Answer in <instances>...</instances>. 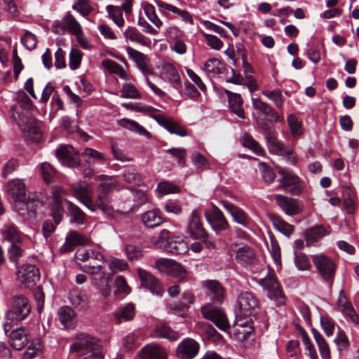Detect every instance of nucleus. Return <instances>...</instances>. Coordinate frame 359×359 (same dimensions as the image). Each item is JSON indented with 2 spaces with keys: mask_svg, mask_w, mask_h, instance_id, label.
Listing matches in <instances>:
<instances>
[{
  "mask_svg": "<svg viewBox=\"0 0 359 359\" xmlns=\"http://www.w3.org/2000/svg\"><path fill=\"white\" fill-rule=\"evenodd\" d=\"M205 217L217 234L229 228L227 219L223 212L215 205L205 210Z\"/></svg>",
  "mask_w": 359,
  "mask_h": 359,
  "instance_id": "obj_10",
  "label": "nucleus"
},
{
  "mask_svg": "<svg viewBox=\"0 0 359 359\" xmlns=\"http://www.w3.org/2000/svg\"><path fill=\"white\" fill-rule=\"evenodd\" d=\"M91 211L101 210L107 215H112L114 210L111 203V199L107 194L98 193L95 201L92 200V207L88 206Z\"/></svg>",
  "mask_w": 359,
  "mask_h": 359,
  "instance_id": "obj_25",
  "label": "nucleus"
},
{
  "mask_svg": "<svg viewBox=\"0 0 359 359\" xmlns=\"http://www.w3.org/2000/svg\"><path fill=\"white\" fill-rule=\"evenodd\" d=\"M40 173L46 184L50 183L56 175V170L49 163L44 162L40 165Z\"/></svg>",
  "mask_w": 359,
  "mask_h": 359,
  "instance_id": "obj_55",
  "label": "nucleus"
},
{
  "mask_svg": "<svg viewBox=\"0 0 359 359\" xmlns=\"http://www.w3.org/2000/svg\"><path fill=\"white\" fill-rule=\"evenodd\" d=\"M154 1L160 8L162 9V12L164 11H168L172 12L173 13H177L180 17L181 20L184 22L191 25L193 24L194 21L192 17L187 11L180 10L176 6L165 3L161 0H154Z\"/></svg>",
  "mask_w": 359,
  "mask_h": 359,
  "instance_id": "obj_34",
  "label": "nucleus"
},
{
  "mask_svg": "<svg viewBox=\"0 0 359 359\" xmlns=\"http://www.w3.org/2000/svg\"><path fill=\"white\" fill-rule=\"evenodd\" d=\"M2 236L4 239L7 240L11 243H20V237L19 233L13 225H8L2 230Z\"/></svg>",
  "mask_w": 359,
  "mask_h": 359,
  "instance_id": "obj_63",
  "label": "nucleus"
},
{
  "mask_svg": "<svg viewBox=\"0 0 359 359\" xmlns=\"http://www.w3.org/2000/svg\"><path fill=\"white\" fill-rule=\"evenodd\" d=\"M58 320L66 329H73L77 323L75 311L69 306H62L57 311Z\"/></svg>",
  "mask_w": 359,
  "mask_h": 359,
  "instance_id": "obj_28",
  "label": "nucleus"
},
{
  "mask_svg": "<svg viewBox=\"0 0 359 359\" xmlns=\"http://www.w3.org/2000/svg\"><path fill=\"white\" fill-rule=\"evenodd\" d=\"M96 179L101 182L97 188L98 193L100 194L109 195L116 187V182L110 176L100 175Z\"/></svg>",
  "mask_w": 359,
  "mask_h": 359,
  "instance_id": "obj_41",
  "label": "nucleus"
},
{
  "mask_svg": "<svg viewBox=\"0 0 359 359\" xmlns=\"http://www.w3.org/2000/svg\"><path fill=\"white\" fill-rule=\"evenodd\" d=\"M62 23L65 24L66 29L72 34L76 35L77 37L82 34L83 32L81 25L72 14L67 13L62 18Z\"/></svg>",
  "mask_w": 359,
  "mask_h": 359,
  "instance_id": "obj_45",
  "label": "nucleus"
},
{
  "mask_svg": "<svg viewBox=\"0 0 359 359\" xmlns=\"http://www.w3.org/2000/svg\"><path fill=\"white\" fill-rule=\"evenodd\" d=\"M329 232L323 225H316L308 229L304 232V237L308 245H313L319 239L322 238Z\"/></svg>",
  "mask_w": 359,
  "mask_h": 359,
  "instance_id": "obj_33",
  "label": "nucleus"
},
{
  "mask_svg": "<svg viewBox=\"0 0 359 359\" xmlns=\"http://www.w3.org/2000/svg\"><path fill=\"white\" fill-rule=\"evenodd\" d=\"M51 194L55 205V209L53 211L52 216L55 224H58L62 220V208L61 205L64 201L66 192L64 189L60 186H53L51 187Z\"/></svg>",
  "mask_w": 359,
  "mask_h": 359,
  "instance_id": "obj_20",
  "label": "nucleus"
},
{
  "mask_svg": "<svg viewBox=\"0 0 359 359\" xmlns=\"http://www.w3.org/2000/svg\"><path fill=\"white\" fill-rule=\"evenodd\" d=\"M255 328H251L250 327H240L239 326L233 325L231 331H230V335L231 337H233L235 340L239 341V342H243L252 334L254 333Z\"/></svg>",
  "mask_w": 359,
  "mask_h": 359,
  "instance_id": "obj_43",
  "label": "nucleus"
},
{
  "mask_svg": "<svg viewBox=\"0 0 359 359\" xmlns=\"http://www.w3.org/2000/svg\"><path fill=\"white\" fill-rule=\"evenodd\" d=\"M89 241L86 236L79 233L76 231H70L65 238V242L61 247L62 252H71L76 246L87 244Z\"/></svg>",
  "mask_w": 359,
  "mask_h": 359,
  "instance_id": "obj_24",
  "label": "nucleus"
},
{
  "mask_svg": "<svg viewBox=\"0 0 359 359\" xmlns=\"http://www.w3.org/2000/svg\"><path fill=\"white\" fill-rule=\"evenodd\" d=\"M126 39H129L133 42L145 46L147 45L146 37L135 27H128L123 33Z\"/></svg>",
  "mask_w": 359,
  "mask_h": 359,
  "instance_id": "obj_51",
  "label": "nucleus"
},
{
  "mask_svg": "<svg viewBox=\"0 0 359 359\" xmlns=\"http://www.w3.org/2000/svg\"><path fill=\"white\" fill-rule=\"evenodd\" d=\"M344 206L348 214H353L355 211V196L353 190L348 187L343 189Z\"/></svg>",
  "mask_w": 359,
  "mask_h": 359,
  "instance_id": "obj_49",
  "label": "nucleus"
},
{
  "mask_svg": "<svg viewBox=\"0 0 359 359\" xmlns=\"http://www.w3.org/2000/svg\"><path fill=\"white\" fill-rule=\"evenodd\" d=\"M108 17L119 27L124 25L122 8L117 6L108 5L106 7Z\"/></svg>",
  "mask_w": 359,
  "mask_h": 359,
  "instance_id": "obj_48",
  "label": "nucleus"
},
{
  "mask_svg": "<svg viewBox=\"0 0 359 359\" xmlns=\"http://www.w3.org/2000/svg\"><path fill=\"white\" fill-rule=\"evenodd\" d=\"M270 219L272 222L274 227L285 236L290 237L294 232V226L287 223L280 217L276 215H271Z\"/></svg>",
  "mask_w": 359,
  "mask_h": 359,
  "instance_id": "obj_46",
  "label": "nucleus"
},
{
  "mask_svg": "<svg viewBox=\"0 0 359 359\" xmlns=\"http://www.w3.org/2000/svg\"><path fill=\"white\" fill-rule=\"evenodd\" d=\"M99 346L97 340L86 333H80L76 335L75 342L70 346L72 352H77L82 356L89 351Z\"/></svg>",
  "mask_w": 359,
  "mask_h": 359,
  "instance_id": "obj_14",
  "label": "nucleus"
},
{
  "mask_svg": "<svg viewBox=\"0 0 359 359\" xmlns=\"http://www.w3.org/2000/svg\"><path fill=\"white\" fill-rule=\"evenodd\" d=\"M252 104L253 107L262 112L268 117V120L271 122H278L283 120L275 109L266 102H262L259 98H252Z\"/></svg>",
  "mask_w": 359,
  "mask_h": 359,
  "instance_id": "obj_30",
  "label": "nucleus"
},
{
  "mask_svg": "<svg viewBox=\"0 0 359 359\" xmlns=\"http://www.w3.org/2000/svg\"><path fill=\"white\" fill-rule=\"evenodd\" d=\"M161 75L175 88L180 84V74L177 68L169 62L162 61Z\"/></svg>",
  "mask_w": 359,
  "mask_h": 359,
  "instance_id": "obj_26",
  "label": "nucleus"
},
{
  "mask_svg": "<svg viewBox=\"0 0 359 359\" xmlns=\"http://www.w3.org/2000/svg\"><path fill=\"white\" fill-rule=\"evenodd\" d=\"M39 278V271L34 264H23L18 269V280L25 287H32Z\"/></svg>",
  "mask_w": 359,
  "mask_h": 359,
  "instance_id": "obj_11",
  "label": "nucleus"
},
{
  "mask_svg": "<svg viewBox=\"0 0 359 359\" xmlns=\"http://www.w3.org/2000/svg\"><path fill=\"white\" fill-rule=\"evenodd\" d=\"M187 229L189 236L193 239H198L205 235V230L201 218L197 210H194L189 218L187 224Z\"/></svg>",
  "mask_w": 359,
  "mask_h": 359,
  "instance_id": "obj_21",
  "label": "nucleus"
},
{
  "mask_svg": "<svg viewBox=\"0 0 359 359\" xmlns=\"http://www.w3.org/2000/svg\"><path fill=\"white\" fill-rule=\"evenodd\" d=\"M82 156H83L86 162L89 165L107 162L108 160L105 154L100 152L92 148H86L82 153Z\"/></svg>",
  "mask_w": 359,
  "mask_h": 359,
  "instance_id": "obj_38",
  "label": "nucleus"
},
{
  "mask_svg": "<svg viewBox=\"0 0 359 359\" xmlns=\"http://www.w3.org/2000/svg\"><path fill=\"white\" fill-rule=\"evenodd\" d=\"M121 97L123 98L139 99L141 93L130 83H125L121 90Z\"/></svg>",
  "mask_w": 359,
  "mask_h": 359,
  "instance_id": "obj_64",
  "label": "nucleus"
},
{
  "mask_svg": "<svg viewBox=\"0 0 359 359\" xmlns=\"http://www.w3.org/2000/svg\"><path fill=\"white\" fill-rule=\"evenodd\" d=\"M266 145L270 153L279 156L287 147L271 134L266 137Z\"/></svg>",
  "mask_w": 359,
  "mask_h": 359,
  "instance_id": "obj_47",
  "label": "nucleus"
},
{
  "mask_svg": "<svg viewBox=\"0 0 359 359\" xmlns=\"http://www.w3.org/2000/svg\"><path fill=\"white\" fill-rule=\"evenodd\" d=\"M167 354L163 348L157 344H151L142 350L141 359H166Z\"/></svg>",
  "mask_w": 359,
  "mask_h": 359,
  "instance_id": "obj_32",
  "label": "nucleus"
},
{
  "mask_svg": "<svg viewBox=\"0 0 359 359\" xmlns=\"http://www.w3.org/2000/svg\"><path fill=\"white\" fill-rule=\"evenodd\" d=\"M311 258L320 277L324 281L332 285L337 269L334 261L323 253L313 255L311 256Z\"/></svg>",
  "mask_w": 359,
  "mask_h": 359,
  "instance_id": "obj_6",
  "label": "nucleus"
},
{
  "mask_svg": "<svg viewBox=\"0 0 359 359\" xmlns=\"http://www.w3.org/2000/svg\"><path fill=\"white\" fill-rule=\"evenodd\" d=\"M259 283L268 292L271 299L282 297L279 284L273 274L269 273L265 278L260 279Z\"/></svg>",
  "mask_w": 359,
  "mask_h": 359,
  "instance_id": "obj_27",
  "label": "nucleus"
},
{
  "mask_svg": "<svg viewBox=\"0 0 359 359\" xmlns=\"http://www.w3.org/2000/svg\"><path fill=\"white\" fill-rule=\"evenodd\" d=\"M224 65L217 58H212L206 61L203 65V70L209 76H214L221 74Z\"/></svg>",
  "mask_w": 359,
  "mask_h": 359,
  "instance_id": "obj_44",
  "label": "nucleus"
},
{
  "mask_svg": "<svg viewBox=\"0 0 359 359\" xmlns=\"http://www.w3.org/2000/svg\"><path fill=\"white\" fill-rule=\"evenodd\" d=\"M155 118L156 121L169 133L175 134L180 137H185L188 135L186 128L174 120L170 119L163 114H158V117Z\"/></svg>",
  "mask_w": 359,
  "mask_h": 359,
  "instance_id": "obj_22",
  "label": "nucleus"
},
{
  "mask_svg": "<svg viewBox=\"0 0 359 359\" xmlns=\"http://www.w3.org/2000/svg\"><path fill=\"white\" fill-rule=\"evenodd\" d=\"M102 65L109 73L117 74L121 79L128 80L127 73L116 62L110 59H106L102 61Z\"/></svg>",
  "mask_w": 359,
  "mask_h": 359,
  "instance_id": "obj_42",
  "label": "nucleus"
},
{
  "mask_svg": "<svg viewBox=\"0 0 359 359\" xmlns=\"http://www.w3.org/2000/svg\"><path fill=\"white\" fill-rule=\"evenodd\" d=\"M232 249L235 253L236 261L241 265H247L253 262L255 259V250L247 245L234 244Z\"/></svg>",
  "mask_w": 359,
  "mask_h": 359,
  "instance_id": "obj_19",
  "label": "nucleus"
},
{
  "mask_svg": "<svg viewBox=\"0 0 359 359\" xmlns=\"http://www.w3.org/2000/svg\"><path fill=\"white\" fill-rule=\"evenodd\" d=\"M126 52L130 58L135 62L138 69L144 75L147 83L154 93L159 97L165 96V93L153 83L148 78L149 74H152L154 73L153 68L150 64L148 57L144 53L130 46L127 47Z\"/></svg>",
  "mask_w": 359,
  "mask_h": 359,
  "instance_id": "obj_4",
  "label": "nucleus"
},
{
  "mask_svg": "<svg viewBox=\"0 0 359 359\" xmlns=\"http://www.w3.org/2000/svg\"><path fill=\"white\" fill-rule=\"evenodd\" d=\"M203 316L212 321L219 329L226 331L230 328V325L224 310L211 304H207L201 307Z\"/></svg>",
  "mask_w": 359,
  "mask_h": 359,
  "instance_id": "obj_7",
  "label": "nucleus"
},
{
  "mask_svg": "<svg viewBox=\"0 0 359 359\" xmlns=\"http://www.w3.org/2000/svg\"><path fill=\"white\" fill-rule=\"evenodd\" d=\"M118 124L130 131H133L140 135L144 136L147 139L151 138V133L147 130L142 126L140 125L137 122L128 119L122 118L117 121Z\"/></svg>",
  "mask_w": 359,
  "mask_h": 359,
  "instance_id": "obj_35",
  "label": "nucleus"
},
{
  "mask_svg": "<svg viewBox=\"0 0 359 359\" xmlns=\"http://www.w3.org/2000/svg\"><path fill=\"white\" fill-rule=\"evenodd\" d=\"M72 9L78 11L83 16L88 15L93 11L89 0H73Z\"/></svg>",
  "mask_w": 359,
  "mask_h": 359,
  "instance_id": "obj_59",
  "label": "nucleus"
},
{
  "mask_svg": "<svg viewBox=\"0 0 359 359\" xmlns=\"http://www.w3.org/2000/svg\"><path fill=\"white\" fill-rule=\"evenodd\" d=\"M337 307L345 317L348 318L353 323L359 324V316L356 314L351 303L348 300L343 290L339 293Z\"/></svg>",
  "mask_w": 359,
  "mask_h": 359,
  "instance_id": "obj_18",
  "label": "nucleus"
},
{
  "mask_svg": "<svg viewBox=\"0 0 359 359\" xmlns=\"http://www.w3.org/2000/svg\"><path fill=\"white\" fill-rule=\"evenodd\" d=\"M151 337L155 338H164L170 341H176L179 338V334L169 326L161 324L156 327L151 333Z\"/></svg>",
  "mask_w": 359,
  "mask_h": 359,
  "instance_id": "obj_37",
  "label": "nucleus"
},
{
  "mask_svg": "<svg viewBox=\"0 0 359 359\" xmlns=\"http://www.w3.org/2000/svg\"><path fill=\"white\" fill-rule=\"evenodd\" d=\"M55 154L57 160L62 165L70 168L79 165V155L72 146L61 144L55 149Z\"/></svg>",
  "mask_w": 359,
  "mask_h": 359,
  "instance_id": "obj_12",
  "label": "nucleus"
},
{
  "mask_svg": "<svg viewBox=\"0 0 359 359\" xmlns=\"http://www.w3.org/2000/svg\"><path fill=\"white\" fill-rule=\"evenodd\" d=\"M31 306L28 299L25 297H15L6 313L7 320L21 321L30 313Z\"/></svg>",
  "mask_w": 359,
  "mask_h": 359,
  "instance_id": "obj_8",
  "label": "nucleus"
},
{
  "mask_svg": "<svg viewBox=\"0 0 359 359\" xmlns=\"http://www.w3.org/2000/svg\"><path fill=\"white\" fill-rule=\"evenodd\" d=\"M191 160L195 168L202 172L205 170L209 169V162L206 158L198 151H194L191 154Z\"/></svg>",
  "mask_w": 359,
  "mask_h": 359,
  "instance_id": "obj_54",
  "label": "nucleus"
},
{
  "mask_svg": "<svg viewBox=\"0 0 359 359\" xmlns=\"http://www.w3.org/2000/svg\"><path fill=\"white\" fill-rule=\"evenodd\" d=\"M73 195L87 208L92 207L91 187L86 182H79L72 185Z\"/></svg>",
  "mask_w": 359,
  "mask_h": 359,
  "instance_id": "obj_16",
  "label": "nucleus"
},
{
  "mask_svg": "<svg viewBox=\"0 0 359 359\" xmlns=\"http://www.w3.org/2000/svg\"><path fill=\"white\" fill-rule=\"evenodd\" d=\"M237 309L236 313L243 315L255 316L259 310V302L257 299L249 292H244L237 298Z\"/></svg>",
  "mask_w": 359,
  "mask_h": 359,
  "instance_id": "obj_9",
  "label": "nucleus"
},
{
  "mask_svg": "<svg viewBox=\"0 0 359 359\" xmlns=\"http://www.w3.org/2000/svg\"><path fill=\"white\" fill-rule=\"evenodd\" d=\"M243 100L240 94L235 95L234 97L231 99L229 102V108L231 111L237 115L241 118H245V114L243 107Z\"/></svg>",
  "mask_w": 359,
  "mask_h": 359,
  "instance_id": "obj_52",
  "label": "nucleus"
},
{
  "mask_svg": "<svg viewBox=\"0 0 359 359\" xmlns=\"http://www.w3.org/2000/svg\"><path fill=\"white\" fill-rule=\"evenodd\" d=\"M8 195L14 201L15 209L20 211L27 210V214L34 212V201H27L26 188L21 180L16 179L8 182Z\"/></svg>",
  "mask_w": 359,
  "mask_h": 359,
  "instance_id": "obj_3",
  "label": "nucleus"
},
{
  "mask_svg": "<svg viewBox=\"0 0 359 359\" xmlns=\"http://www.w3.org/2000/svg\"><path fill=\"white\" fill-rule=\"evenodd\" d=\"M262 95L273 102L276 107L278 109L283 108L285 98L279 90H264L262 91Z\"/></svg>",
  "mask_w": 359,
  "mask_h": 359,
  "instance_id": "obj_61",
  "label": "nucleus"
},
{
  "mask_svg": "<svg viewBox=\"0 0 359 359\" xmlns=\"http://www.w3.org/2000/svg\"><path fill=\"white\" fill-rule=\"evenodd\" d=\"M151 243L156 248L173 255H183L189 250L187 243L180 237H172L167 229L160 231L158 236L151 238Z\"/></svg>",
  "mask_w": 359,
  "mask_h": 359,
  "instance_id": "obj_2",
  "label": "nucleus"
},
{
  "mask_svg": "<svg viewBox=\"0 0 359 359\" xmlns=\"http://www.w3.org/2000/svg\"><path fill=\"white\" fill-rule=\"evenodd\" d=\"M133 111L136 112H140L143 114L144 115L149 116L153 119L156 121L155 117H158L159 114H157L158 110L150 105H147L142 104L140 102H137L134 104Z\"/></svg>",
  "mask_w": 359,
  "mask_h": 359,
  "instance_id": "obj_62",
  "label": "nucleus"
},
{
  "mask_svg": "<svg viewBox=\"0 0 359 359\" xmlns=\"http://www.w3.org/2000/svg\"><path fill=\"white\" fill-rule=\"evenodd\" d=\"M334 343L337 347V350L340 353H346L349 348V342L344 332L339 328L337 334L334 339Z\"/></svg>",
  "mask_w": 359,
  "mask_h": 359,
  "instance_id": "obj_56",
  "label": "nucleus"
},
{
  "mask_svg": "<svg viewBox=\"0 0 359 359\" xmlns=\"http://www.w3.org/2000/svg\"><path fill=\"white\" fill-rule=\"evenodd\" d=\"M31 100L25 95L22 102L11 108V117L17 122L26 137L37 140L40 137V130L35 121L31 117Z\"/></svg>",
  "mask_w": 359,
  "mask_h": 359,
  "instance_id": "obj_1",
  "label": "nucleus"
},
{
  "mask_svg": "<svg viewBox=\"0 0 359 359\" xmlns=\"http://www.w3.org/2000/svg\"><path fill=\"white\" fill-rule=\"evenodd\" d=\"M8 322L5 325V332L8 335L11 346L16 350L25 348L29 341L28 332L24 327H18L9 332Z\"/></svg>",
  "mask_w": 359,
  "mask_h": 359,
  "instance_id": "obj_15",
  "label": "nucleus"
},
{
  "mask_svg": "<svg viewBox=\"0 0 359 359\" xmlns=\"http://www.w3.org/2000/svg\"><path fill=\"white\" fill-rule=\"evenodd\" d=\"M124 180L131 186H140L142 178L140 174L134 168H128L123 172Z\"/></svg>",
  "mask_w": 359,
  "mask_h": 359,
  "instance_id": "obj_58",
  "label": "nucleus"
},
{
  "mask_svg": "<svg viewBox=\"0 0 359 359\" xmlns=\"http://www.w3.org/2000/svg\"><path fill=\"white\" fill-rule=\"evenodd\" d=\"M199 345L192 339L182 340L177 346V356L180 359H192L198 353Z\"/></svg>",
  "mask_w": 359,
  "mask_h": 359,
  "instance_id": "obj_17",
  "label": "nucleus"
},
{
  "mask_svg": "<svg viewBox=\"0 0 359 359\" xmlns=\"http://www.w3.org/2000/svg\"><path fill=\"white\" fill-rule=\"evenodd\" d=\"M290 132L293 137H298L303 134L301 122L294 114H290L287 118Z\"/></svg>",
  "mask_w": 359,
  "mask_h": 359,
  "instance_id": "obj_60",
  "label": "nucleus"
},
{
  "mask_svg": "<svg viewBox=\"0 0 359 359\" xmlns=\"http://www.w3.org/2000/svg\"><path fill=\"white\" fill-rule=\"evenodd\" d=\"M142 221L145 226L154 228L163 222V218L158 210H149L142 215Z\"/></svg>",
  "mask_w": 359,
  "mask_h": 359,
  "instance_id": "obj_39",
  "label": "nucleus"
},
{
  "mask_svg": "<svg viewBox=\"0 0 359 359\" xmlns=\"http://www.w3.org/2000/svg\"><path fill=\"white\" fill-rule=\"evenodd\" d=\"M135 315V308L132 303L127 304L123 306H120L114 313V316L117 324H120L122 320L130 321L134 318Z\"/></svg>",
  "mask_w": 359,
  "mask_h": 359,
  "instance_id": "obj_36",
  "label": "nucleus"
},
{
  "mask_svg": "<svg viewBox=\"0 0 359 359\" xmlns=\"http://www.w3.org/2000/svg\"><path fill=\"white\" fill-rule=\"evenodd\" d=\"M242 144L245 147L250 149L257 155L263 156L265 154L264 149L250 135H245L243 137Z\"/></svg>",
  "mask_w": 359,
  "mask_h": 359,
  "instance_id": "obj_57",
  "label": "nucleus"
},
{
  "mask_svg": "<svg viewBox=\"0 0 359 359\" xmlns=\"http://www.w3.org/2000/svg\"><path fill=\"white\" fill-rule=\"evenodd\" d=\"M276 204L288 215H296L300 210L296 199L281 194L273 196Z\"/></svg>",
  "mask_w": 359,
  "mask_h": 359,
  "instance_id": "obj_23",
  "label": "nucleus"
},
{
  "mask_svg": "<svg viewBox=\"0 0 359 359\" xmlns=\"http://www.w3.org/2000/svg\"><path fill=\"white\" fill-rule=\"evenodd\" d=\"M69 300L75 307L84 309L88 304V296L78 290H73L69 292Z\"/></svg>",
  "mask_w": 359,
  "mask_h": 359,
  "instance_id": "obj_50",
  "label": "nucleus"
},
{
  "mask_svg": "<svg viewBox=\"0 0 359 359\" xmlns=\"http://www.w3.org/2000/svg\"><path fill=\"white\" fill-rule=\"evenodd\" d=\"M68 210L74 222L78 224H83L86 222V215L77 205L72 202H69Z\"/></svg>",
  "mask_w": 359,
  "mask_h": 359,
  "instance_id": "obj_53",
  "label": "nucleus"
},
{
  "mask_svg": "<svg viewBox=\"0 0 359 359\" xmlns=\"http://www.w3.org/2000/svg\"><path fill=\"white\" fill-rule=\"evenodd\" d=\"M203 285L207 288L208 294L212 300L222 302L225 298V291L220 283L215 280H208L204 281Z\"/></svg>",
  "mask_w": 359,
  "mask_h": 359,
  "instance_id": "obj_29",
  "label": "nucleus"
},
{
  "mask_svg": "<svg viewBox=\"0 0 359 359\" xmlns=\"http://www.w3.org/2000/svg\"><path fill=\"white\" fill-rule=\"evenodd\" d=\"M221 204L231 214L237 223L244 226H248L249 222L248 217L242 209L226 201H222Z\"/></svg>",
  "mask_w": 359,
  "mask_h": 359,
  "instance_id": "obj_31",
  "label": "nucleus"
},
{
  "mask_svg": "<svg viewBox=\"0 0 359 359\" xmlns=\"http://www.w3.org/2000/svg\"><path fill=\"white\" fill-rule=\"evenodd\" d=\"M278 172L280 175L278 188L283 189L294 196H299L302 193L304 182L294 172L279 167Z\"/></svg>",
  "mask_w": 359,
  "mask_h": 359,
  "instance_id": "obj_5",
  "label": "nucleus"
},
{
  "mask_svg": "<svg viewBox=\"0 0 359 359\" xmlns=\"http://www.w3.org/2000/svg\"><path fill=\"white\" fill-rule=\"evenodd\" d=\"M110 280V274H107L104 272H102V275L99 278L94 277L93 278L94 285L98 287L102 296L104 298H107L111 293V288L109 286Z\"/></svg>",
  "mask_w": 359,
  "mask_h": 359,
  "instance_id": "obj_40",
  "label": "nucleus"
},
{
  "mask_svg": "<svg viewBox=\"0 0 359 359\" xmlns=\"http://www.w3.org/2000/svg\"><path fill=\"white\" fill-rule=\"evenodd\" d=\"M137 274L142 287L149 290L153 294L162 296L163 293V287L159 280L151 273L139 268L137 269Z\"/></svg>",
  "mask_w": 359,
  "mask_h": 359,
  "instance_id": "obj_13",
  "label": "nucleus"
}]
</instances>
